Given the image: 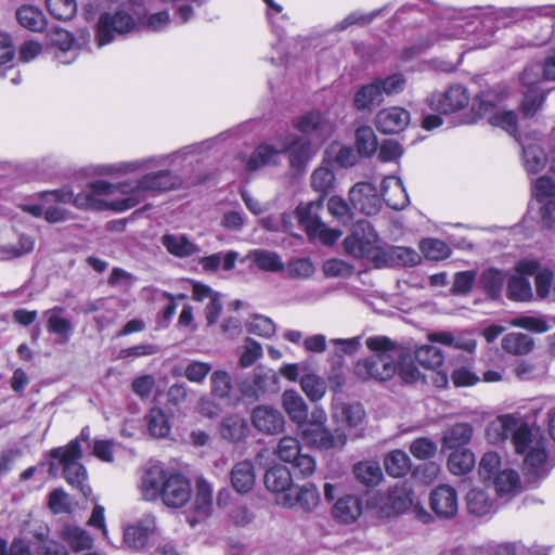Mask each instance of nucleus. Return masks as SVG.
I'll list each match as a JSON object with an SVG mask.
<instances>
[{
	"mask_svg": "<svg viewBox=\"0 0 555 555\" xmlns=\"http://www.w3.org/2000/svg\"><path fill=\"white\" fill-rule=\"evenodd\" d=\"M18 24L30 31H42L47 26L43 12L35 5L23 4L15 12Z\"/></svg>",
	"mask_w": 555,
	"mask_h": 555,
	"instance_id": "72a5a7b5",
	"label": "nucleus"
},
{
	"mask_svg": "<svg viewBox=\"0 0 555 555\" xmlns=\"http://www.w3.org/2000/svg\"><path fill=\"white\" fill-rule=\"evenodd\" d=\"M335 175L327 165L315 168L310 177V185L320 196L315 201L300 202L295 209L298 223L311 241L335 243L344 234L340 229L328 227L320 217L324 198L335 188Z\"/></svg>",
	"mask_w": 555,
	"mask_h": 555,
	"instance_id": "20e7f679",
	"label": "nucleus"
},
{
	"mask_svg": "<svg viewBox=\"0 0 555 555\" xmlns=\"http://www.w3.org/2000/svg\"><path fill=\"white\" fill-rule=\"evenodd\" d=\"M356 147L361 156L370 157L377 150V139L373 129L363 126L356 131Z\"/></svg>",
	"mask_w": 555,
	"mask_h": 555,
	"instance_id": "603ef678",
	"label": "nucleus"
},
{
	"mask_svg": "<svg viewBox=\"0 0 555 555\" xmlns=\"http://www.w3.org/2000/svg\"><path fill=\"white\" fill-rule=\"evenodd\" d=\"M269 375L262 371H255L236 380V387L242 396L259 398L267 391Z\"/></svg>",
	"mask_w": 555,
	"mask_h": 555,
	"instance_id": "7c9ffc66",
	"label": "nucleus"
},
{
	"mask_svg": "<svg viewBox=\"0 0 555 555\" xmlns=\"http://www.w3.org/2000/svg\"><path fill=\"white\" fill-rule=\"evenodd\" d=\"M263 482L266 488L275 494V502L281 495L291 494L294 490L291 472L281 465L268 469Z\"/></svg>",
	"mask_w": 555,
	"mask_h": 555,
	"instance_id": "b1692460",
	"label": "nucleus"
},
{
	"mask_svg": "<svg viewBox=\"0 0 555 555\" xmlns=\"http://www.w3.org/2000/svg\"><path fill=\"white\" fill-rule=\"evenodd\" d=\"M181 180L169 170H158L144 175L138 180H125L111 183L95 180L87 190L74 195L70 188L49 191L40 194L44 202L46 220L54 223L67 219V212L60 205L73 203L76 208L85 210H112L122 212L143 203L150 194L168 192L177 189Z\"/></svg>",
	"mask_w": 555,
	"mask_h": 555,
	"instance_id": "f257e3e1",
	"label": "nucleus"
},
{
	"mask_svg": "<svg viewBox=\"0 0 555 555\" xmlns=\"http://www.w3.org/2000/svg\"><path fill=\"white\" fill-rule=\"evenodd\" d=\"M0 555H35L30 548L29 542L24 538H14L9 545L0 538Z\"/></svg>",
	"mask_w": 555,
	"mask_h": 555,
	"instance_id": "774afa93",
	"label": "nucleus"
},
{
	"mask_svg": "<svg viewBox=\"0 0 555 555\" xmlns=\"http://www.w3.org/2000/svg\"><path fill=\"white\" fill-rule=\"evenodd\" d=\"M476 463L474 453L468 449L454 450L448 460V467L453 475L469 473Z\"/></svg>",
	"mask_w": 555,
	"mask_h": 555,
	"instance_id": "c03bdc74",
	"label": "nucleus"
},
{
	"mask_svg": "<svg viewBox=\"0 0 555 555\" xmlns=\"http://www.w3.org/2000/svg\"><path fill=\"white\" fill-rule=\"evenodd\" d=\"M501 457L495 452H487L479 462V475L483 479L494 478L495 474L503 469Z\"/></svg>",
	"mask_w": 555,
	"mask_h": 555,
	"instance_id": "338daca9",
	"label": "nucleus"
},
{
	"mask_svg": "<svg viewBox=\"0 0 555 555\" xmlns=\"http://www.w3.org/2000/svg\"><path fill=\"white\" fill-rule=\"evenodd\" d=\"M384 466L388 475L398 478L408 474L411 461L404 451L393 450L385 456Z\"/></svg>",
	"mask_w": 555,
	"mask_h": 555,
	"instance_id": "a18cd8bd",
	"label": "nucleus"
},
{
	"mask_svg": "<svg viewBox=\"0 0 555 555\" xmlns=\"http://www.w3.org/2000/svg\"><path fill=\"white\" fill-rule=\"evenodd\" d=\"M232 487L240 493L251 491L256 481L255 466L250 460L237 462L230 474Z\"/></svg>",
	"mask_w": 555,
	"mask_h": 555,
	"instance_id": "c756f323",
	"label": "nucleus"
},
{
	"mask_svg": "<svg viewBox=\"0 0 555 555\" xmlns=\"http://www.w3.org/2000/svg\"><path fill=\"white\" fill-rule=\"evenodd\" d=\"M219 431L224 440L238 442L247 437L249 427L247 420L240 414L225 416L220 423Z\"/></svg>",
	"mask_w": 555,
	"mask_h": 555,
	"instance_id": "2f4dec72",
	"label": "nucleus"
},
{
	"mask_svg": "<svg viewBox=\"0 0 555 555\" xmlns=\"http://www.w3.org/2000/svg\"><path fill=\"white\" fill-rule=\"evenodd\" d=\"M137 489L143 501L158 500L168 508H181L190 501L192 487L181 473L168 470L159 464L143 469Z\"/></svg>",
	"mask_w": 555,
	"mask_h": 555,
	"instance_id": "39448f33",
	"label": "nucleus"
},
{
	"mask_svg": "<svg viewBox=\"0 0 555 555\" xmlns=\"http://www.w3.org/2000/svg\"><path fill=\"white\" fill-rule=\"evenodd\" d=\"M281 138L270 143L260 144L246 163V170L256 171L267 165H276L283 155Z\"/></svg>",
	"mask_w": 555,
	"mask_h": 555,
	"instance_id": "4be33fe9",
	"label": "nucleus"
},
{
	"mask_svg": "<svg viewBox=\"0 0 555 555\" xmlns=\"http://www.w3.org/2000/svg\"><path fill=\"white\" fill-rule=\"evenodd\" d=\"M250 418L253 426L263 434L275 435L284 429V416L278 409L270 405L256 406Z\"/></svg>",
	"mask_w": 555,
	"mask_h": 555,
	"instance_id": "aec40b11",
	"label": "nucleus"
},
{
	"mask_svg": "<svg viewBox=\"0 0 555 555\" xmlns=\"http://www.w3.org/2000/svg\"><path fill=\"white\" fill-rule=\"evenodd\" d=\"M473 437V427L468 423H459L449 427L442 437L443 446L448 449H459L467 444Z\"/></svg>",
	"mask_w": 555,
	"mask_h": 555,
	"instance_id": "ea45409f",
	"label": "nucleus"
},
{
	"mask_svg": "<svg viewBox=\"0 0 555 555\" xmlns=\"http://www.w3.org/2000/svg\"><path fill=\"white\" fill-rule=\"evenodd\" d=\"M508 324L514 327L525 328L534 333H545L550 330L547 321L543 317L535 315H518L508 321Z\"/></svg>",
	"mask_w": 555,
	"mask_h": 555,
	"instance_id": "bf43d9fd",
	"label": "nucleus"
},
{
	"mask_svg": "<svg viewBox=\"0 0 555 555\" xmlns=\"http://www.w3.org/2000/svg\"><path fill=\"white\" fill-rule=\"evenodd\" d=\"M532 196L539 203L542 227L555 229V183L547 176L537 178L532 184Z\"/></svg>",
	"mask_w": 555,
	"mask_h": 555,
	"instance_id": "ddd939ff",
	"label": "nucleus"
},
{
	"mask_svg": "<svg viewBox=\"0 0 555 555\" xmlns=\"http://www.w3.org/2000/svg\"><path fill=\"white\" fill-rule=\"evenodd\" d=\"M153 162H155V159L149 158L143 160L125 162L115 165H105L100 168L99 172L101 175L107 176L117 173H132L139 169L151 167Z\"/></svg>",
	"mask_w": 555,
	"mask_h": 555,
	"instance_id": "680f3d73",
	"label": "nucleus"
},
{
	"mask_svg": "<svg viewBox=\"0 0 555 555\" xmlns=\"http://www.w3.org/2000/svg\"><path fill=\"white\" fill-rule=\"evenodd\" d=\"M326 421L325 410L314 408L310 418L298 427L299 436L308 447L321 451H341L346 447V436L340 429L331 430Z\"/></svg>",
	"mask_w": 555,
	"mask_h": 555,
	"instance_id": "423d86ee",
	"label": "nucleus"
},
{
	"mask_svg": "<svg viewBox=\"0 0 555 555\" xmlns=\"http://www.w3.org/2000/svg\"><path fill=\"white\" fill-rule=\"evenodd\" d=\"M508 297L516 301H529L533 297L531 283L524 276H512L507 285Z\"/></svg>",
	"mask_w": 555,
	"mask_h": 555,
	"instance_id": "5fc2aeb1",
	"label": "nucleus"
},
{
	"mask_svg": "<svg viewBox=\"0 0 555 555\" xmlns=\"http://www.w3.org/2000/svg\"><path fill=\"white\" fill-rule=\"evenodd\" d=\"M502 349L513 356H527L534 348V339L525 333L511 332L501 340Z\"/></svg>",
	"mask_w": 555,
	"mask_h": 555,
	"instance_id": "f704fd0d",
	"label": "nucleus"
},
{
	"mask_svg": "<svg viewBox=\"0 0 555 555\" xmlns=\"http://www.w3.org/2000/svg\"><path fill=\"white\" fill-rule=\"evenodd\" d=\"M356 479L366 487H375L383 480V472L378 462L361 461L353 465Z\"/></svg>",
	"mask_w": 555,
	"mask_h": 555,
	"instance_id": "e433bc0d",
	"label": "nucleus"
},
{
	"mask_svg": "<svg viewBox=\"0 0 555 555\" xmlns=\"http://www.w3.org/2000/svg\"><path fill=\"white\" fill-rule=\"evenodd\" d=\"M139 21L126 9H114L102 13L95 26L94 41L98 48L114 42L117 38L139 29Z\"/></svg>",
	"mask_w": 555,
	"mask_h": 555,
	"instance_id": "6e6552de",
	"label": "nucleus"
},
{
	"mask_svg": "<svg viewBox=\"0 0 555 555\" xmlns=\"http://www.w3.org/2000/svg\"><path fill=\"white\" fill-rule=\"evenodd\" d=\"M325 162L335 163L340 167L347 168L356 164L357 157L351 147L333 142L326 147Z\"/></svg>",
	"mask_w": 555,
	"mask_h": 555,
	"instance_id": "49530a36",
	"label": "nucleus"
},
{
	"mask_svg": "<svg viewBox=\"0 0 555 555\" xmlns=\"http://www.w3.org/2000/svg\"><path fill=\"white\" fill-rule=\"evenodd\" d=\"M548 160V150L541 140L522 144V164L526 171L537 173L542 171Z\"/></svg>",
	"mask_w": 555,
	"mask_h": 555,
	"instance_id": "393cba45",
	"label": "nucleus"
},
{
	"mask_svg": "<svg viewBox=\"0 0 555 555\" xmlns=\"http://www.w3.org/2000/svg\"><path fill=\"white\" fill-rule=\"evenodd\" d=\"M365 345L372 354L354 364L353 371L358 378L387 382L397 373L405 383H415L422 378L405 347L386 336L369 337Z\"/></svg>",
	"mask_w": 555,
	"mask_h": 555,
	"instance_id": "7ed1b4c3",
	"label": "nucleus"
},
{
	"mask_svg": "<svg viewBox=\"0 0 555 555\" xmlns=\"http://www.w3.org/2000/svg\"><path fill=\"white\" fill-rule=\"evenodd\" d=\"M352 207L365 215H375L382 207L376 186L371 182H358L349 190Z\"/></svg>",
	"mask_w": 555,
	"mask_h": 555,
	"instance_id": "dca6fc26",
	"label": "nucleus"
},
{
	"mask_svg": "<svg viewBox=\"0 0 555 555\" xmlns=\"http://www.w3.org/2000/svg\"><path fill=\"white\" fill-rule=\"evenodd\" d=\"M466 505L468 512L477 517L490 516L495 511L493 501L485 490L479 488L472 489L467 493Z\"/></svg>",
	"mask_w": 555,
	"mask_h": 555,
	"instance_id": "c9c22d12",
	"label": "nucleus"
},
{
	"mask_svg": "<svg viewBox=\"0 0 555 555\" xmlns=\"http://www.w3.org/2000/svg\"><path fill=\"white\" fill-rule=\"evenodd\" d=\"M493 486L500 498L508 500L521 490L519 474L515 469L505 466L495 474Z\"/></svg>",
	"mask_w": 555,
	"mask_h": 555,
	"instance_id": "cd10ccee",
	"label": "nucleus"
},
{
	"mask_svg": "<svg viewBox=\"0 0 555 555\" xmlns=\"http://www.w3.org/2000/svg\"><path fill=\"white\" fill-rule=\"evenodd\" d=\"M486 434L492 443L512 438L516 453L522 456V470L530 482L547 475L545 438L538 428L530 427L516 415L506 414L490 422Z\"/></svg>",
	"mask_w": 555,
	"mask_h": 555,
	"instance_id": "f03ea898",
	"label": "nucleus"
},
{
	"mask_svg": "<svg viewBox=\"0 0 555 555\" xmlns=\"http://www.w3.org/2000/svg\"><path fill=\"white\" fill-rule=\"evenodd\" d=\"M283 154H288V162L292 168L301 169L314 157L318 152V143L311 139L287 134L281 138Z\"/></svg>",
	"mask_w": 555,
	"mask_h": 555,
	"instance_id": "4468645a",
	"label": "nucleus"
},
{
	"mask_svg": "<svg viewBox=\"0 0 555 555\" xmlns=\"http://www.w3.org/2000/svg\"><path fill=\"white\" fill-rule=\"evenodd\" d=\"M212 505V486L205 479H198L195 486L194 506L202 516L210 513Z\"/></svg>",
	"mask_w": 555,
	"mask_h": 555,
	"instance_id": "3c124183",
	"label": "nucleus"
},
{
	"mask_svg": "<svg viewBox=\"0 0 555 555\" xmlns=\"http://www.w3.org/2000/svg\"><path fill=\"white\" fill-rule=\"evenodd\" d=\"M147 428L150 434L156 438H164L169 434L170 425L167 415L162 409H151L147 415Z\"/></svg>",
	"mask_w": 555,
	"mask_h": 555,
	"instance_id": "6e6d98bb",
	"label": "nucleus"
},
{
	"mask_svg": "<svg viewBox=\"0 0 555 555\" xmlns=\"http://www.w3.org/2000/svg\"><path fill=\"white\" fill-rule=\"evenodd\" d=\"M46 3L51 15L57 20H70L77 11L75 0H46Z\"/></svg>",
	"mask_w": 555,
	"mask_h": 555,
	"instance_id": "0e129e2a",
	"label": "nucleus"
},
{
	"mask_svg": "<svg viewBox=\"0 0 555 555\" xmlns=\"http://www.w3.org/2000/svg\"><path fill=\"white\" fill-rule=\"evenodd\" d=\"M414 504L415 498L412 488L405 481L397 482L387 492H375L366 501V507L379 518L399 515Z\"/></svg>",
	"mask_w": 555,
	"mask_h": 555,
	"instance_id": "0eeeda50",
	"label": "nucleus"
},
{
	"mask_svg": "<svg viewBox=\"0 0 555 555\" xmlns=\"http://www.w3.org/2000/svg\"><path fill=\"white\" fill-rule=\"evenodd\" d=\"M50 455L57 459L63 466L66 481L79 490L83 496L91 493V487L88 483V473L86 467L79 463L82 457V448L78 440H72L65 447L54 448Z\"/></svg>",
	"mask_w": 555,
	"mask_h": 555,
	"instance_id": "1a4fd4ad",
	"label": "nucleus"
},
{
	"mask_svg": "<svg viewBox=\"0 0 555 555\" xmlns=\"http://www.w3.org/2000/svg\"><path fill=\"white\" fill-rule=\"evenodd\" d=\"M63 309L61 307H55L44 311L43 314L48 320V331L59 335L62 340L66 341L69 339L73 326L67 319L61 315Z\"/></svg>",
	"mask_w": 555,
	"mask_h": 555,
	"instance_id": "37998d69",
	"label": "nucleus"
},
{
	"mask_svg": "<svg viewBox=\"0 0 555 555\" xmlns=\"http://www.w3.org/2000/svg\"><path fill=\"white\" fill-rule=\"evenodd\" d=\"M346 251L356 259H359L365 267L379 268L393 266V256L390 255V247L385 245H345Z\"/></svg>",
	"mask_w": 555,
	"mask_h": 555,
	"instance_id": "f3484780",
	"label": "nucleus"
},
{
	"mask_svg": "<svg viewBox=\"0 0 555 555\" xmlns=\"http://www.w3.org/2000/svg\"><path fill=\"white\" fill-rule=\"evenodd\" d=\"M158 532L156 516L151 513L144 514L135 522L124 528V544L131 550L143 551Z\"/></svg>",
	"mask_w": 555,
	"mask_h": 555,
	"instance_id": "f8f14e48",
	"label": "nucleus"
},
{
	"mask_svg": "<svg viewBox=\"0 0 555 555\" xmlns=\"http://www.w3.org/2000/svg\"><path fill=\"white\" fill-rule=\"evenodd\" d=\"M60 538L74 552L89 551L93 547L94 539L83 528L74 525H64L59 532Z\"/></svg>",
	"mask_w": 555,
	"mask_h": 555,
	"instance_id": "a878e982",
	"label": "nucleus"
},
{
	"mask_svg": "<svg viewBox=\"0 0 555 555\" xmlns=\"http://www.w3.org/2000/svg\"><path fill=\"white\" fill-rule=\"evenodd\" d=\"M469 94L462 85H452L430 95L429 106L439 113L450 114L463 109L469 103Z\"/></svg>",
	"mask_w": 555,
	"mask_h": 555,
	"instance_id": "2eb2a0df",
	"label": "nucleus"
},
{
	"mask_svg": "<svg viewBox=\"0 0 555 555\" xmlns=\"http://www.w3.org/2000/svg\"><path fill=\"white\" fill-rule=\"evenodd\" d=\"M390 247V255L393 256V266H414L421 261V251L412 249L406 245H385Z\"/></svg>",
	"mask_w": 555,
	"mask_h": 555,
	"instance_id": "13d9d810",
	"label": "nucleus"
},
{
	"mask_svg": "<svg viewBox=\"0 0 555 555\" xmlns=\"http://www.w3.org/2000/svg\"><path fill=\"white\" fill-rule=\"evenodd\" d=\"M430 507L440 518H453L459 511L455 490L447 485L434 489L430 494Z\"/></svg>",
	"mask_w": 555,
	"mask_h": 555,
	"instance_id": "412c9836",
	"label": "nucleus"
},
{
	"mask_svg": "<svg viewBox=\"0 0 555 555\" xmlns=\"http://www.w3.org/2000/svg\"><path fill=\"white\" fill-rule=\"evenodd\" d=\"M480 282L487 293L492 298H496L502 291L505 278L502 271L488 269L482 273Z\"/></svg>",
	"mask_w": 555,
	"mask_h": 555,
	"instance_id": "e2e57ef3",
	"label": "nucleus"
},
{
	"mask_svg": "<svg viewBox=\"0 0 555 555\" xmlns=\"http://www.w3.org/2000/svg\"><path fill=\"white\" fill-rule=\"evenodd\" d=\"M320 503V493L314 485H304L294 488L291 494H283L276 500V505L283 508H293L299 505L304 512L314 511Z\"/></svg>",
	"mask_w": 555,
	"mask_h": 555,
	"instance_id": "a211bd4d",
	"label": "nucleus"
},
{
	"mask_svg": "<svg viewBox=\"0 0 555 555\" xmlns=\"http://www.w3.org/2000/svg\"><path fill=\"white\" fill-rule=\"evenodd\" d=\"M300 388L311 402H318L326 395V382L314 373H305L300 377Z\"/></svg>",
	"mask_w": 555,
	"mask_h": 555,
	"instance_id": "a19ab883",
	"label": "nucleus"
},
{
	"mask_svg": "<svg viewBox=\"0 0 555 555\" xmlns=\"http://www.w3.org/2000/svg\"><path fill=\"white\" fill-rule=\"evenodd\" d=\"M248 258L253 264L263 271L279 272L284 269L281 257L274 251L255 249L248 255Z\"/></svg>",
	"mask_w": 555,
	"mask_h": 555,
	"instance_id": "79ce46f5",
	"label": "nucleus"
},
{
	"mask_svg": "<svg viewBox=\"0 0 555 555\" xmlns=\"http://www.w3.org/2000/svg\"><path fill=\"white\" fill-rule=\"evenodd\" d=\"M245 327L249 334L271 338L276 332V325L272 319L263 314H253L245 322Z\"/></svg>",
	"mask_w": 555,
	"mask_h": 555,
	"instance_id": "de8ad7c7",
	"label": "nucleus"
},
{
	"mask_svg": "<svg viewBox=\"0 0 555 555\" xmlns=\"http://www.w3.org/2000/svg\"><path fill=\"white\" fill-rule=\"evenodd\" d=\"M415 360L425 369L435 370L443 362L441 351L434 345H422L414 352Z\"/></svg>",
	"mask_w": 555,
	"mask_h": 555,
	"instance_id": "864d4df0",
	"label": "nucleus"
},
{
	"mask_svg": "<svg viewBox=\"0 0 555 555\" xmlns=\"http://www.w3.org/2000/svg\"><path fill=\"white\" fill-rule=\"evenodd\" d=\"M383 98L382 87L374 80L372 83L363 86L356 93L354 104L358 109H365L380 103Z\"/></svg>",
	"mask_w": 555,
	"mask_h": 555,
	"instance_id": "8fccbe9b",
	"label": "nucleus"
},
{
	"mask_svg": "<svg viewBox=\"0 0 555 555\" xmlns=\"http://www.w3.org/2000/svg\"><path fill=\"white\" fill-rule=\"evenodd\" d=\"M382 195L386 204L393 209H403L409 204V196L400 178L386 177L382 182Z\"/></svg>",
	"mask_w": 555,
	"mask_h": 555,
	"instance_id": "bb28decb",
	"label": "nucleus"
},
{
	"mask_svg": "<svg viewBox=\"0 0 555 555\" xmlns=\"http://www.w3.org/2000/svg\"><path fill=\"white\" fill-rule=\"evenodd\" d=\"M428 339L431 343H438L444 346L454 347L469 353L475 352L477 343L474 338L463 336V335H453L450 332H435L428 334Z\"/></svg>",
	"mask_w": 555,
	"mask_h": 555,
	"instance_id": "58836bf2",
	"label": "nucleus"
},
{
	"mask_svg": "<svg viewBox=\"0 0 555 555\" xmlns=\"http://www.w3.org/2000/svg\"><path fill=\"white\" fill-rule=\"evenodd\" d=\"M210 388L212 395L222 400L235 403L238 399L232 396L233 382L229 372L224 370H216L210 376Z\"/></svg>",
	"mask_w": 555,
	"mask_h": 555,
	"instance_id": "4c0bfd02",
	"label": "nucleus"
},
{
	"mask_svg": "<svg viewBox=\"0 0 555 555\" xmlns=\"http://www.w3.org/2000/svg\"><path fill=\"white\" fill-rule=\"evenodd\" d=\"M237 354L238 365L243 369L250 367L262 357V346L255 339L247 337L237 348Z\"/></svg>",
	"mask_w": 555,
	"mask_h": 555,
	"instance_id": "09e8293b",
	"label": "nucleus"
},
{
	"mask_svg": "<svg viewBox=\"0 0 555 555\" xmlns=\"http://www.w3.org/2000/svg\"><path fill=\"white\" fill-rule=\"evenodd\" d=\"M331 417L335 429H340L346 436V443L352 436L358 437L365 421V411L361 404L333 401Z\"/></svg>",
	"mask_w": 555,
	"mask_h": 555,
	"instance_id": "9d476101",
	"label": "nucleus"
},
{
	"mask_svg": "<svg viewBox=\"0 0 555 555\" xmlns=\"http://www.w3.org/2000/svg\"><path fill=\"white\" fill-rule=\"evenodd\" d=\"M554 274L548 269H541L535 275V294L540 299L555 300Z\"/></svg>",
	"mask_w": 555,
	"mask_h": 555,
	"instance_id": "052dcab7",
	"label": "nucleus"
},
{
	"mask_svg": "<svg viewBox=\"0 0 555 555\" xmlns=\"http://www.w3.org/2000/svg\"><path fill=\"white\" fill-rule=\"evenodd\" d=\"M275 454L281 461L293 464L302 477H309L315 472V460L309 454L301 453L300 443L295 437L285 436L281 438Z\"/></svg>",
	"mask_w": 555,
	"mask_h": 555,
	"instance_id": "9b49d317",
	"label": "nucleus"
},
{
	"mask_svg": "<svg viewBox=\"0 0 555 555\" xmlns=\"http://www.w3.org/2000/svg\"><path fill=\"white\" fill-rule=\"evenodd\" d=\"M211 370L210 363L193 360L186 364L183 375L191 383L203 384Z\"/></svg>",
	"mask_w": 555,
	"mask_h": 555,
	"instance_id": "69168bd1",
	"label": "nucleus"
},
{
	"mask_svg": "<svg viewBox=\"0 0 555 555\" xmlns=\"http://www.w3.org/2000/svg\"><path fill=\"white\" fill-rule=\"evenodd\" d=\"M410 122V114L402 107H389L379 111L375 125L383 133H398Z\"/></svg>",
	"mask_w": 555,
	"mask_h": 555,
	"instance_id": "5701e85b",
	"label": "nucleus"
},
{
	"mask_svg": "<svg viewBox=\"0 0 555 555\" xmlns=\"http://www.w3.org/2000/svg\"><path fill=\"white\" fill-rule=\"evenodd\" d=\"M376 241L377 234L371 222L359 220L353 224L350 236L343 243H376Z\"/></svg>",
	"mask_w": 555,
	"mask_h": 555,
	"instance_id": "4d7b16f0",
	"label": "nucleus"
},
{
	"mask_svg": "<svg viewBox=\"0 0 555 555\" xmlns=\"http://www.w3.org/2000/svg\"><path fill=\"white\" fill-rule=\"evenodd\" d=\"M294 127L298 131L311 135V140L318 145L322 144L334 130L333 125L319 112H309L302 115L295 121Z\"/></svg>",
	"mask_w": 555,
	"mask_h": 555,
	"instance_id": "6ab92c4d",
	"label": "nucleus"
},
{
	"mask_svg": "<svg viewBox=\"0 0 555 555\" xmlns=\"http://www.w3.org/2000/svg\"><path fill=\"white\" fill-rule=\"evenodd\" d=\"M362 514V502L356 495H345L340 498L333 507V515L336 519L345 524L356 521Z\"/></svg>",
	"mask_w": 555,
	"mask_h": 555,
	"instance_id": "473e14b6",
	"label": "nucleus"
},
{
	"mask_svg": "<svg viewBox=\"0 0 555 555\" xmlns=\"http://www.w3.org/2000/svg\"><path fill=\"white\" fill-rule=\"evenodd\" d=\"M282 406L297 427L308 420V405L296 390L287 389L282 393Z\"/></svg>",
	"mask_w": 555,
	"mask_h": 555,
	"instance_id": "c85d7f7f",
	"label": "nucleus"
}]
</instances>
